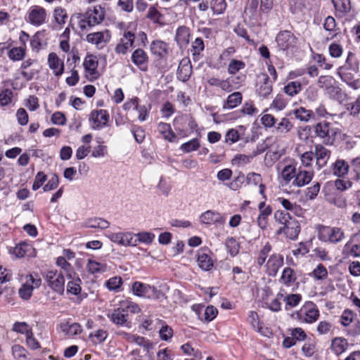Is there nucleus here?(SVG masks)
Listing matches in <instances>:
<instances>
[{
    "label": "nucleus",
    "instance_id": "nucleus-1",
    "mask_svg": "<svg viewBox=\"0 0 360 360\" xmlns=\"http://www.w3.org/2000/svg\"><path fill=\"white\" fill-rule=\"evenodd\" d=\"M313 129L316 135L323 139L326 144H333L337 136L340 134V130L338 128L326 121L317 123Z\"/></svg>",
    "mask_w": 360,
    "mask_h": 360
},
{
    "label": "nucleus",
    "instance_id": "nucleus-2",
    "mask_svg": "<svg viewBox=\"0 0 360 360\" xmlns=\"http://www.w3.org/2000/svg\"><path fill=\"white\" fill-rule=\"evenodd\" d=\"M318 236L321 241L336 244L345 238V233L341 228L321 225Z\"/></svg>",
    "mask_w": 360,
    "mask_h": 360
},
{
    "label": "nucleus",
    "instance_id": "nucleus-3",
    "mask_svg": "<svg viewBox=\"0 0 360 360\" xmlns=\"http://www.w3.org/2000/svg\"><path fill=\"white\" fill-rule=\"evenodd\" d=\"M292 316L302 323H312L318 319L319 316V311L315 304L312 302H309L306 303L299 311L292 314Z\"/></svg>",
    "mask_w": 360,
    "mask_h": 360
},
{
    "label": "nucleus",
    "instance_id": "nucleus-4",
    "mask_svg": "<svg viewBox=\"0 0 360 360\" xmlns=\"http://www.w3.org/2000/svg\"><path fill=\"white\" fill-rule=\"evenodd\" d=\"M322 192L324 194L326 200L329 203L335 205V206L340 208H343L346 207V198L338 191H337L333 182H327L323 186Z\"/></svg>",
    "mask_w": 360,
    "mask_h": 360
},
{
    "label": "nucleus",
    "instance_id": "nucleus-5",
    "mask_svg": "<svg viewBox=\"0 0 360 360\" xmlns=\"http://www.w3.org/2000/svg\"><path fill=\"white\" fill-rule=\"evenodd\" d=\"M44 278L48 285L56 292L63 295L65 291V278L63 272L50 270L44 273Z\"/></svg>",
    "mask_w": 360,
    "mask_h": 360
},
{
    "label": "nucleus",
    "instance_id": "nucleus-6",
    "mask_svg": "<svg viewBox=\"0 0 360 360\" xmlns=\"http://www.w3.org/2000/svg\"><path fill=\"white\" fill-rule=\"evenodd\" d=\"M109 114L105 110H92L89 115V123L94 130H100L108 125Z\"/></svg>",
    "mask_w": 360,
    "mask_h": 360
},
{
    "label": "nucleus",
    "instance_id": "nucleus-7",
    "mask_svg": "<svg viewBox=\"0 0 360 360\" xmlns=\"http://www.w3.org/2000/svg\"><path fill=\"white\" fill-rule=\"evenodd\" d=\"M110 31L105 30L103 32H96L87 34L86 41L95 45L98 49H101L110 41Z\"/></svg>",
    "mask_w": 360,
    "mask_h": 360
},
{
    "label": "nucleus",
    "instance_id": "nucleus-8",
    "mask_svg": "<svg viewBox=\"0 0 360 360\" xmlns=\"http://www.w3.org/2000/svg\"><path fill=\"white\" fill-rule=\"evenodd\" d=\"M135 41V34L131 31L125 30L122 37L120 38L118 44L115 48V51L117 54H125L129 48L133 46Z\"/></svg>",
    "mask_w": 360,
    "mask_h": 360
},
{
    "label": "nucleus",
    "instance_id": "nucleus-9",
    "mask_svg": "<svg viewBox=\"0 0 360 360\" xmlns=\"http://www.w3.org/2000/svg\"><path fill=\"white\" fill-rule=\"evenodd\" d=\"M278 46L282 51H285L294 46L297 43V39L290 31L280 32L276 38Z\"/></svg>",
    "mask_w": 360,
    "mask_h": 360
},
{
    "label": "nucleus",
    "instance_id": "nucleus-10",
    "mask_svg": "<svg viewBox=\"0 0 360 360\" xmlns=\"http://www.w3.org/2000/svg\"><path fill=\"white\" fill-rule=\"evenodd\" d=\"M46 10L39 6H32L28 12V22L34 26H39L45 22Z\"/></svg>",
    "mask_w": 360,
    "mask_h": 360
},
{
    "label": "nucleus",
    "instance_id": "nucleus-11",
    "mask_svg": "<svg viewBox=\"0 0 360 360\" xmlns=\"http://www.w3.org/2000/svg\"><path fill=\"white\" fill-rule=\"evenodd\" d=\"M300 232V225L298 221L294 217L290 219L286 224L283 225L277 231L278 234L283 233L287 238L291 240H295Z\"/></svg>",
    "mask_w": 360,
    "mask_h": 360
},
{
    "label": "nucleus",
    "instance_id": "nucleus-12",
    "mask_svg": "<svg viewBox=\"0 0 360 360\" xmlns=\"http://www.w3.org/2000/svg\"><path fill=\"white\" fill-rule=\"evenodd\" d=\"M108 238L112 242L125 247L136 245V239L134 240V234L130 232L111 233Z\"/></svg>",
    "mask_w": 360,
    "mask_h": 360
},
{
    "label": "nucleus",
    "instance_id": "nucleus-13",
    "mask_svg": "<svg viewBox=\"0 0 360 360\" xmlns=\"http://www.w3.org/2000/svg\"><path fill=\"white\" fill-rule=\"evenodd\" d=\"M273 84L266 74L262 75V80L257 84L256 92L259 97L268 98L272 93Z\"/></svg>",
    "mask_w": 360,
    "mask_h": 360
},
{
    "label": "nucleus",
    "instance_id": "nucleus-14",
    "mask_svg": "<svg viewBox=\"0 0 360 360\" xmlns=\"http://www.w3.org/2000/svg\"><path fill=\"white\" fill-rule=\"evenodd\" d=\"M200 221L202 224L206 225L214 224H224L226 221V218L217 212L207 210L201 214Z\"/></svg>",
    "mask_w": 360,
    "mask_h": 360
},
{
    "label": "nucleus",
    "instance_id": "nucleus-15",
    "mask_svg": "<svg viewBox=\"0 0 360 360\" xmlns=\"http://www.w3.org/2000/svg\"><path fill=\"white\" fill-rule=\"evenodd\" d=\"M108 317L116 325L130 328V322L128 321L129 314L125 313L120 306L114 309L111 314H108Z\"/></svg>",
    "mask_w": 360,
    "mask_h": 360
},
{
    "label": "nucleus",
    "instance_id": "nucleus-16",
    "mask_svg": "<svg viewBox=\"0 0 360 360\" xmlns=\"http://www.w3.org/2000/svg\"><path fill=\"white\" fill-rule=\"evenodd\" d=\"M283 264V257L282 255L279 254L271 255L266 264L268 274L271 276H275Z\"/></svg>",
    "mask_w": 360,
    "mask_h": 360
},
{
    "label": "nucleus",
    "instance_id": "nucleus-17",
    "mask_svg": "<svg viewBox=\"0 0 360 360\" xmlns=\"http://www.w3.org/2000/svg\"><path fill=\"white\" fill-rule=\"evenodd\" d=\"M210 251L207 249H200L197 253V262L198 266L203 271H210L213 266V260L210 255Z\"/></svg>",
    "mask_w": 360,
    "mask_h": 360
},
{
    "label": "nucleus",
    "instance_id": "nucleus-18",
    "mask_svg": "<svg viewBox=\"0 0 360 360\" xmlns=\"http://www.w3.org/2000/svg\"><path fill=\"white\" fill-rule=\"evenodd\" d=\"M131 60L141 71L148 70V56L143 49H136L132 53Z\"/></svg>",
    "mask_w": 360,
    "mask_h": 360
},
{
    "label": "nucleus",
    "instance_id": "nucleus-19",
    "mask_svg": "<svg viewBox=\"0 0 360 360\" xmlns=\"http://www.w3.org/2000/svg\"><path fill=\"white\" fill-rule=\"evenodd\" d=\"M49 68L53 70L55 76L60 77L64 72V63L56 53H51L48 56Z\"/></svg>",
    "mask_w": 360,
    "mask_h": 360
},
{
    "label": "nucleus",
    "instance_id": "nucleus-20",
    "mask_svg": "<svg viewBox=\"0 0 360 360\" xmlns=\"http://www.w3.org/2000/svg\"><path fill=\"white\" fill-rule=\"evenodd\" d=\"M190 30L186 26L179 27L176 32L175 41L180 49H184L189 43Z\"/></svg>",
    "mask_w": 360,
    "mask_h": 360
},
{
    "label": "nucleus",
    "instance_id": "nucleus-21",
    "mask_svg": "<svg viewBox=\"0 0 360 360\" xmlns=\"http://www.w3.org/2000/svg\"><path fill=\"white\" fill-rule=\"evenodd\" d=\"M297 274L290 267H285L279 279L280 283L287 287H290L297 283Z\"/></svg>",
    "mask_w": 360,
    "mask_h": 360
},
{
    "label": "nucleus",
    "instance_id": "nucleus-22",
    "mask_svg": "<svg viewBox=\"0 0 360 360\" xmlns=\"http://www.w3.org/2000/svg\"><path fill=\"white\" fill-rule=\"evenodd\" d=\"M84 68L87 73L91 76V79H97L98 74L97 72L98 61L96 57L91 55L87 56L83 63Z\"/></svg>",
    "mask_w": 360,
    "mask_h": 360
},
{
    "label": "nucleus",
    "instance_id": "nucleus-23",
    "mask_svg": "<svg viewBox=\"0 0 360 360\" xmlns=\"http://www.w3.org/2000/svg\"><path fill=\"white\" fill-rule=\"evenodd\" d=\"M150 48L151 53L160 58H164L168 53V44L163 41H153Z\"/></svg>",
    "mask_w": 360,
    "mask_h": 360
},
{
    "label": "nucleus",
    "instance_id": "nucleus-24",
    "mask_svg": "<svg viewBox=\"0 0 360 360\" xmlns=\"http://www.w3.org/2000/svg\"><path fill=\"white\" fill-rule=\"evenodd\" d=\"M243 101V96L240 92L236 91L228 96L226 101L224 102L223 109L231 110L238 106Z\"/></svg>",
    "mask_w": 360,
    "mask_h": 360
},
{
    "label": "nucleus",
    "instance_id": "nucleus-25",
    "mask_svg": "<svg viewBox=\"0 0 360 360\" xmlns=\"http://www.w3.org/2000/svg\"><path fill=\"white\" fill-rule=\"evenodd\" d=\"M156 321L157 323L161 325V328L159 330L160 338L163 341H171L174 335V330L172 328L168 326L163 320L157 319Z\"/></svg>",
    "mask_w": 360,
    "mask_h": 360
},
{
    "label": "nucleus",
    "instance_id": "nucleus-26",
    "mask_svg": "<svg viewBox=\"0 0 360 360\" xmlns=\"http://www.w3.org/2000/svg\"><path fill=\"white\" fill-rule=\"evenodd\" d=\"M151 285L139 281H135L132 285L133 293L138 297H148L151 291Z\"/></svg>",
    "mask_w": 360,
    "mask_h": 360
},
{
    "label": "nucleus",
    "instance_id": "nucleus-27",
    "mask_svg": "<svg viewBox=\"0 0 360 360\" xmlns=\"http://www.w3.org/2000/svg\"><path fill=\"white\" fill-rule=\"evenodd\" d=\"M332 167L333 174L338 177H342L347 174L349 168L348 163L342 159H337Z\"/></svg>",
    "mask_w": 360,
    "mask_h": 360
},
{
    "label": "nucleus",
    "instance_id": "nucleus-28",
    "mask_svg": "<svg viewBox=\"0 0 360 360\" xmlns=\"http://www.w3.org/2000/svg\"><path fill=\"white\" fill-rule=\"evenodd\" d=\"M192 72V67L189 62L182 60L177 70V76L179 79L182 82H186L189 79Z\"/></svg>",
    "mask_w": 360,
    "mask_h": 360
},
{
    "label": "nucleus",
    "instance_id": "nucleus-29",
    "mask_svg": "<svg viewBox=\"0 0 360 360\" xmlns=\"http://www.w3.org/2000/svg\"><path fill=\"white\" fill-rule=\"evenodd\" d=\"M61 330L69 336H74L82 333V328L79 323H73L70 324L68 322L62 323L60 325Z\"/></svg>",
    "mask_w": 360,
    "mask_h": 360
},
{
    "label": "nucleus",
    "instance_id": "nucleus-30",
    "mask_svg": "<svg viewBox=\"0 0 360 360\" xmlns=\"http://www.w3.org/2000/svg\"><path fill=\"white\" fill-rule=\"evenodd\" d=\"M311 173L304 170H300L298 173H296L295 178L292 181V185L301 187L309 184L311 181Z\"/></svg>",
    "mask_w": 360,
    "mask_h": 360
},
{
    "label": "nucleus",
    "instance_id": "nucleus-31",
    "mask_svg": "<svg viewBox=\"0 0 360 360\" xmlns=\"http://www.w3.org/2000/svg\"><path fill=\"white\" fill-rule=\"evenodd\" d=\"M86 13L89 18L91 20L90 22L95 23V25L101 23L104 19L105 12L101 6H96L93 10L87 11Z\"/></svg>",
    "mask_w": 360,
    "mask_h": 360
},
{
    "label": "nucleus",
    "instance_id": "nucleus-32",
    "mask_svg": "<svg viewBox=\"0 0 360 360\" xmlns=\"http://www.w3.org/2000/svg\"><path fill=\"white\" fill-rule=\"evenodd\" d=\"M292 113L297 120L302 122H308L314 116V112L311 110H307L304 107L294 109Z\"/></svg>",
    "mask_w": 360,
    "mask_h": 360
},
{
    "label": "nucleus",
    "instance_id": "nucleus-33",
    "mask_svg": "<svg viewBox=\"0 0 360 360\" xmlns=\"http://www.w3.org/2000/svg\"><path fill=\"white\" fill-rule=\"evenodd\" d=\"M347 347V342L345 338H335L332 340L331 349L336 354L344 352Z\"/></svg>",
    "mask_w": 360,
    "mask_h": 360
},
{
    "label": "nucleus",
    "instance_id": "nucleus-34",
    "mask_svg": "<svg viewBox=\"0 0 360 360\" xmlns=\"http://www.w3.org/2000/svg\"><path fill=\"white\" fill-rule=\"evenodd\" d=\"M302 90V84L300 82L293 81L286 84L283 87V91L287 95L293 97L298 94Z\"/></svg>",
    "mask_w": 360,
    "mask_h": 360
},
{
    "label": "nucleus",
    "instance_id": "nucleus-35",
    "mask_svg": "<svg viewBox=\"0 0 360 360\" xmlns=\"http://www.w3.org/2000/svg\"><path fill=\"white\" fill-rule=\"evenodd\" d=\"M81 283L82 281L78 276L73 278L72 280L68 281L67 284V292L74 295H79L82 290Z\"/></svg>",
    "mask_w": 360,
    "mask_h": 360
},
{
    "label": "nucleus",
    "instance_id": "nucleus-36",
    "mask_svg": "<svg viewBox=\"0 0 360 360\" xmlns=\"http://www.w3.org/2000/svg\"><path fill=\"white\" fill-rule=\"evenodd\" d=\"M120 306L125 313L129 314V312L131 314H137L141 311L139 306L129 300H124L120 302Z\"/></svg>",
    "mask_w": 360,
    "mask_h": 360
},
{
    "label": "nucleus",
    "instance_id": "nucleus-37",
    "mask_svg": "<svg viewBox=\"0 0 360 360\" xmlns=\"http://www.w3.org/2000/svg\"><path fill=\"white\" fill-rule=\"evenodd\" d=\"M335 10L342 13L346 14L351 10L350 0H332Z\"/></svg>",
    "mask_w": 360,
    "mask_h": 360
},
{
    "label": "nucleus",
    "instance_id": "nucleus-38",
    "mask_svg": "<svg viewBox=\"0 0 360 360\" xmlns=\"http://www.w3.org/2000/svg\"><path fill=\"white\" fill-rule=\"evenodd\" d=\"M8 58L13 61L22 60L25 56V47H14L8 52Z\"/></svg>",
    "mask_w": 360,
    "mask_h": 360
},
{
    "label": "nucleus",
    "instance_id": "nucleus-39",
    "mask_svg": "<svg viewBox=\"0 0 360 360\" xmlns=\"http://www.w3.org/2000/svg\"><path fill=\"white\" fill-rule=\"evenodd\" d=\"M204 49L205 44L203 40L200 37L196 38L191 46V52L194 60H196L198 59L200 53Z\"/></svg>",
    "mask_w": 360,
    "mask_h": 360
},
{
    "label": "nucleus",
    "instance_id": "nucleus-40",
    "mask_svg": "<svg viewBox=\"0 0 360 360\" xmlns=\"http://www.w3.org/2000/svg\"><path fill=\"white\" fill-rule=\"evenodd\" d=\"M233 274V281L237 284L244 283L248 278L247 274L239 266H235L232 269Z\"/></svg>",
    "mask_w": 360,
    "mask_h": 360
},
{
    "label": "nucleus",
    "instance_id": "nucleus-41",
    "mask_svg": "<svg viewBox=\"0 0 360 360\" xmlns=\"http://www.w3.org/2000/svg\"><path fill=\"white\" fill-rule=\"evenodd\" d=\"M158 129L164 136L165 139L169 141H172V139L175 138V135L169 124L160 122L158 126Z\"/></svg>",
    "mask_w": 360,
    "mask_h": 360
},
{
    "label": "nucleus",
    "instance_id": "nucleus-42",
    "mask_svg": "<svg viewBox=\"0 0 360 360\" xmlns=\"http://www.w3.org/2000/svg\"><path fill=\"white\" fill-rule=\"evenodd\" d=\"M226 247L229 252V253L232 256L235 257L239 252L240 250V244L233 237H231L227 239L226 242Z\"/></svg>",
    "mask_w": 360,
    "mask_h": 360
},
{
    "label": "nucleus",
    "instance_id": "nucleus-43",
    "mask_svg": "<svg viewBox=\"0 0 360 360\" xmlns=\"http://www.w3.org/2000/svg\"><path fill=\"white\" fill-rule=\"evenodd\" d=\"M293 127L289 119L283 117L276 127V129L278 133L286 134L289 132Z\"/></svg>",
    "mask_w": 360,
    "mask_h": 360
},
{
    "label": "nucleus",
    "instance_id": "nucleus-44",
    "mask_svg": "<svg viewBox=\"0 0 360 360\" xmlns=\"http://www.w3.org/2000/svg\"><path fill=\"white\" fill-rule=\"evenodd\" d=\"M88 271L91 274H97L104 272L105 271V265L92 259H89L86 265Z\"/></svg>",
    "mask_w": 360,
    "mask_h": 360
},
{
    "label": "nucleus",
    "instance_id": "nucleus-45",
    "mask_svg": "<svg viewBox=\"0 0 360 360\" xmlns=\"http://www.w3.org/2000/svg\"><path fill=\"white\" fill-rule=\"evenodd\" d=\"M296 168L292 165L285 166L281 172V176L286 184L295 178Z\"/></svg>",
    "mask_w": 360,
    "mask_h": 360
},
{
    "label": "nucleus",
    "instance_id": "nucleus-46",
    "mask_svg": "<svg viewBox=\"0 0 360 360\" xmlns=\"http://www.w3.org/2000/svg\"><path fill=\"white\" fill-rule=\"evenodd\" d=\"M122 284V279L120 276H115L108 279L105 283V286L109 290L117 292Z\"/></svg>",
    "mask_w": 360,
    "mask_h": 360
},
{
    "label": "nucleus",
    "instance_id": "nucleus-47",
    "mask_svg": "<svg viewBox=\"0 0 360 360\" xmlns=\"http://www.w3.org/2000/svg\"><path fill=\"white\" fill-rule=\"evenodd\" d=\"M107 336V331L103 329L97 330L94 333H91L89 335V338L94 344H101L103 342L106 340Z\"/></svg>",
    "mask_w": 360,
    "mask_h": 360
},
{
    "label": "nucleus",
    "instance_id": "nucleus-48",
    "mask_svg": "<svg viewBox=\"0 0 360 360\" xmlns=\"http://www.w3.org/2000/svg\"><path fill=\"white\" fill-rule=\"evenodd\" d=\"M226 3L225 0H212L210 8L214 14H221L226 9Z\"/></svg>",
    "mask_w": 360,
    "mask_h": 360
},
{
    "label": "nucleus",
    "instance_id": "nucleus-49",
    "mask_svg": "<svg viewBox=\"0 0 360 360\" xmlns=\"http://www.w3.org/2000/svg\"><path fill=\"white\" fill-rule=\"evenodd\" d=\"M292 218V217L290 214L284 210H277L274 213V219L276 221L283 226L286 224V223Z\"/></svg>",
    "mask_w": 360,
    "mask_h": 360
},
{
    "label": "nucleus",
    "instance_id": "nucleus-50",
    "mask_svg": "<svg viewBox=\"0 0 360 360\" xmlns=\"http://www.w3.org/2000/svg\"><path fill=\"white\" fill-rule=\"evenodd\" d=\"M271 250V245L269 243H266V245L260 250L259 256L257 259V263L259 266H262Z\"/></svg>",
    "mask_w": 360,
    "mask_h": 360
},
{
    "label": "nucleus",
    "instance_id": "nucleus-51",
    "mask_svg": "<svg viewBox=\"0 0 360 360\" xmlns=\"http://www.w3.org/2000/svg\"><path fill=\"white\" fill-rule=\"evenodd\" d=\"M137 237L136 242L139 241L142 243L149 245L152 243L155 238V235L150 232L143 231L134 234V237Z\"/></svg>",
    "mask_w": 360,
    "mask_h": 360
},
{
    "label": "nucleus",
    "instance_id": "nucleus-52",
    "mask_svg": "<svg viewBox=\"0 0 360 360\" xmlns=\"http://www.w3.org/2000/svg\"><path fill=\"white\" fill-rule=\"evenodd\" d=\"M323 27L326 31L331 33L330 39L333 38V37L337 34V32L335 30V27H336L335 20L332 16H328L325 19Z\"/></svg>",
    "mask_w": 360,
    "mask_h": 360
},
{
    "label": "nucleus",
    "instance_id": "nucleus-53",
    "mask_svg": "<svg viewBox=\"0 0 360 360\" xmlns=\"http://www.w3.org/2000/svg\"><path fill=\"white\" fill-rule=\"evenodd\" d=\"M245 67V64L242 60L232 59L228 66V72L231 75H235Z\"/></svg>",
    "mask_w": 360,
    "mask_h": 360
},
{
    "label": "nucleus",
    "instance_id": "nucleus-54",
    "mask_svg": "<svg viewBox=\"0 0 360 360\" xmlns=\"http://www.w3.org/2000/svg\"><path fill=\"white\" fill-rule=\"evenodd\" d=\"M90 20H91L90 18H89L88 14L86 12L85 14L82 15L79 14L78 16V25L79 28L82 30H87L89 27H91L95 25V23L90 22Z\"/></svg>",
    "mask_w": 360,
    "mask_h": 360
},
{
    "label": "nucleus",
    "instance_id": "nucleus-55",
    "mask_svg": "<svg viewBox=\"0 0 360 360\" xmlns=\"http://www.w3.org/2000/svg\"><path fill=\"white\" fill-rule=\"evenodd\" d=\"M31 248L30 245L26 243H20L15 247L13 253L19 258L25 257Z\"/></svg>",
    "mask_w": 360,
    "mask_h": 360
},
{
    "label": "nucleus",
    "instance_id": "nucleus-56",
    "mask_svg": "<svg viewBox=\"0 0 360 360\" xmlns=\"http://www.w3.org/2000/svg\"><path fill=\"white\" fill-rule=\"evenodd\" d=\"M302 300V296L300 294H290L288 295L285 300L286 302L285 309L288 310V307H295L299 304Z\"/></svg>",
    "mask_w": 360,
    "mask_h": 360
},
{
    "label": "nucleus",
    "instance_id": "nucleus-57",
    "mask_svg": "<svg viewBox=\"0 0 360 360\" xmlns=\"http://www.w3.org/2000/svg\"><path fill=\"white\" fill-rule=\"evenodd\" d=\"M348 251L349 252L350 255L354 257H360V245H352V241H348L344 246L343 254Z\"/></svg>",
    "mask_w": 360,
    "mask_h": 360
},
{
    "label": "nucleus",
    "instance_id": "nucleus-58",
    "mask_svg": "<svg viewBox=\"0 0 360 360\" xmlns=\"http://www.w3.org/2000/svg\"><path fill=\"white\" fill-rule=\"evenodd\" d=\"M32 291L33 286L31 285L30 283H25L19 289L18 293L22 299L27 300L31 297Z\"/></svg>",
    "mask_w": 360,
    "mask_h": 360
},
{
    "label": "nucleus",
    "instance_id": "nucleus-59",
    "mask_svg": "<svg viewBox=\"0 0 360 360\" xmlns=\"http://www.w3.org/2000/svg\"><path fill=\"white\" fill-rule=\"evenodd\" d=\"M312 274L317 280H323L328 276V271L322 264H319L316 268L314 269Z\"/></svg>",
    "mask_w": 360,
    "mask_h": 360
},
{
    "label": "nucleus",
    "instance_id": "nucleus-60",
    "mask_svg": "<svg viewBox=\"0 0 360 360\" xmlns=\"http://www.w3.org/2000/svg\"><path fill=\"white\" fill-rule=\"evenodd\" d=\"M59 184V179L57 174H53L48 181L47 184L43 187L44 192H47L56 189Z\"/></svg>",
    "mask_w": 360,
    "mask_h": 360
},
{
    "label": "nucleus",
    "instance_id": "nucleus-61",
    "mask_svg": "<svg viewBox=\"0 0 360 360\" xmlns=\"http://www.w3.org/2000/svg\"><path fill=\"white\" fill-rule=\"evenodd\" d=\"M13 97V92L8 89H6L0 92V104L2 106L8 105Z\"/></svg>",
    "mask_w": 360,
    "mask_h": 360
},
{
    "label": "nucleus",
    "instance_id": "nucleus-62",
    "mask_svg": "<svg viewBox=\"0 0 360 360\" xmlns=\"http://www.w3.org/2000/svg\"><path fill=\"white\" fill-rule=\"evenodd\" d=\"M47 176L43 172H39L35 176L34 183L32 184V190H38L46 181Z\"/></svg>",
    "mask_w": 360,
    "mask_h": 360
},
{
    "label": "nucleus",
    "instance_id": "nucleus-63",
    "mask_svg": "<svg viewBox=\"0 0 360 360\" xmlns=\"http://www.w3.org/2000/svg\"><path fill=\"white\" fill-rule=\"evenodd\" d=\"M334 83V79L331 76H321L318 80L319 86L323 89H328Z\"/></svg>",
    "mask_w": 360,
    "mask_h": 360
},
{
    "label": "nucleus",
    "instance_id": "nucleus-64",
    "mask_svg": "<svg viewBox=\"0 0 360 360\" xmlns=\"http://www.w3.org/2000/svg\"><path fill=\"white\" fill-rule=\"evenodd\" d=\"M174 354L168 348L160 349L157 352V360H173Z\"/></svg>",
    "mask_w": 360,
    "mask_h": 360
}]
</instances>
